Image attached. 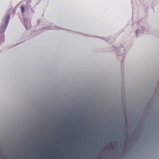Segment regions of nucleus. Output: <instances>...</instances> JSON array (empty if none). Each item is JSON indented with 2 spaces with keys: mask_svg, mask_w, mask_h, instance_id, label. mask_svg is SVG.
I'll return each mask as SVG.
<instances>
[{
  "mask_svg": "<svg viewBox=\"0 0 159 159\" xmlns=\"http://www.w3.org/2000/svg\"><path fill=\"white\" fill-rule=\"evenodd\" d=\"M10 18V15H7V17H6V18H5V26H2V29H6V28L7 25V24L9 22Z\"/></svg>",
  "mask_w": 159,
  "mask_h": 159,
  "instance_id": "nucleus-1",
  "label": "nucleus"
},
{
  "mask_svg": "<svg viewBox=\"0 0 159 159\" xmlns=\"http://www.w3.org/2000/svg\"><path fill=\"white\" fill-rule=\"evenodd\" d=\"M21 9L22 13H24L25 11V7L24 6H21Z\"/></svg>",
  "mask_w": 159,
  "mask_h": 159,
  "instance_id": "nucleus-2",
  "label": "nucleus"
}]
</instances>
